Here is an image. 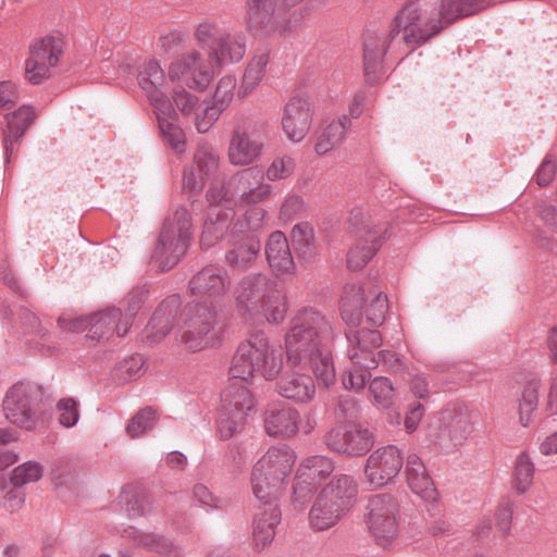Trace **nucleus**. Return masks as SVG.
Here are the masks:
<instances>
[{
  "label": "nucleus",
  "mask_w": 557,
  "mask_h": 557,
  "mask_svg": "<svg viewBox=\"0 0 557 557\" xmlns=\"http://www.w3.org/2000/svg\"><path fill=\"white\" fill-rule=\"evenodd\" d=\"M295 462L296 454L289 446L270 447L251 471L250 484L255 497L261 503L277 500Z\"/></svg>",
  "instance_id": "0eeeda50"
},
{
  "label": "nucleus",
  "mask_w": 557,
  "mask_h": 557,
  "mask_svg": "<svg viewBox=\"0 0 557 557\" xmlns=\"http://www.w3.org/2000/svg\"><path fill=\"white\" fill-rule=\"evenodd\" d=\"M273 187L265 182L264 172L258 166H248L233 174L220 187H211L212 199L228 202L234 209L236 206L246 207L269 200Z\"/></svg>",
  "instance_id": "9d476101"
},
{
  "label": "nucleus",
  "mask_w": 557,
  "mask_h": 557,
  "mask_svg": "<svg viewBox=\"0 0 557 557\" xmlns=\"http://www.w3.org/2000/svg\"><path fill=\"white\" fill-rule=\"evenodd\" d=\"M268 212L261 207H250L245 213L238 218L231 228V237L256 234V232L263 228L267 223Z\"/></svg>",
  "instance_id": "ea45409f"
},
{
  "label": "nucleus",
  "mask_w": 557,
  "mask_h": 557,
  "mask_svg": "<svg viewBox=\"0 0 557 557\" xmlns=\"http://www.w3.org/2000/svg\"><path fill=\"white\" fill-rule=\"evenodd\" d=\"M348 223L356 243L347 253V265L352 271L361 270L389 237L386 223L372 224L370 216L360 208L350 211Z\"/></svg>",
  "instance_id": "9b49d317"
},
{
  "label": "nucleus",
  "mask_w": 557,
  "mask_h": 557,
  "mask_svg": "<svg viewBox=\"0 0 557 557\" xmlns=\"http://www.w3.org/2000/svg\"><path fill=\"white\" fill-rule=\"evenodd\" d=\"M50 67L48 63L29 55L25 62L26 79L34 85H39L50 76Z\"/></svg>",
  "instance_id": "bf43d9fd"
},
{
  "label": "nucleus",
  "mask_w": 557,
  "mask_h": 557,
  "mask_svg": "<svg viewBox=\"0 0 557 557\" xmlns=\"http://www.w3.org/2000/svg\"><path fill=\"white\" fill-rule=\"evenodd\" d=\"M45 387L33 381H20L13 384L2 400L5 420L14 426L34 432L44 424Z\"/></svg>",
  "instance_id": "1a4fd4ad"
},
{
  "label": "nucleus",
  "mask_w": 557,
  "mask_h": 557,
  "mask_svg": "<svg viewBox=\"0 0 557 557\" xmlns=\"http://www.w3.org/2000/svg\"><path fill=\"white\" fill-rule=\"evenodd\" d=\"M207 199L209 202L207 220L203 224L200 244L205 248L214 246L219 240L224 238L227 232L233 227L235 218V209L224 201L212 199L210 189L207 191Z\"/></svg>",
  "instance_id": "aec40b11"
},
{
  "label": "nucleus",
  "mask_w": 557,
  "mask_h": 557,
  "mask_svg": "<svg viewBox=\"0 0 557 557\" xmlns=\"http://www.w3.org/2000/svg\"><path fill=\"white\" fill-rule=\"evenodd\" d=\"M235 87L236 78L234 76H223L218 83L213 94L212 104L209 107L219 109V112L222 113L233 100Z\"/></svg>",
  "instance_id": "8fccbe9b"
},
{
  "label": "nucleus",
  "mask_w": 557,
  "mask_h": 557,
  "mask_svg": "<svg viewBox=\"0 0 557 557\" xmlns=\"http://www.w3.org/2000/svg\"><path fill=\"white\" fill-rule=\"evenodd\" d=\"M367 524L381 546H386L398 534L399 505L391 494H377L369 499Z\"/></svg>",
  "instance_id": "2eb2a0df"
},
{
  "label": "nucleus",
  "mask_w": 557,
  "mask_h": 557,
  "mask_svg": "<svg viewBox=\"0 0 557 557\" xmlns=\"http://www.w3.org/2000/svg\"><path fill=\"white\" fill-rule=\"evenodd\" d=\"M513 512V504L510 499H503L496 510L495 519L496 527L506 536L510 530L511 519Z\"/></svg>",
  "instance_id": "0e129e2a"
},
{
  "label": "nucleus",
  "mask_w": 557,
  "mask_h": 557,
  "mask_svg": "<svg viewBox=\"0 0 557 557\" xmlns=\"http://www.w3.org/2000/svg\"><path fill=\"white\" fill-rule=\"evenodd\" d=\"M269 60V51L261 50L257 52L249 61L245 70L242 87L239 90V92L243 94V96L248 95L259 85L264 75Z\"/></svg>",
  "instance_id": "58836bf2"
},
{
  "label": "nucleus",
  "mask_w": 557,
  "mask_h": 557,
  "mask_svg": "<svg viewBox=\"0 0 557 557\" xmlns=\"http://www.w3.org/2000/svg\"><path fill=\"white\" fill-rule=\"evenodd\" d=\"M315 487L317 485H314V482L306 480V478H299V473L296 471L292 495V504L294 508L302 510L311 500Z\"/></svg>",
  "instance_id": "864d4df0"
},
{
  "label": "nucleus",
  "mask_w": 557,
  "mask_h": 557,
  "mask_svg": "<svg viewBox=\"0 0 557 557\" xmlns=\"http://www.w3.org/2000/svg\"><path fill=\"white\" fill-rule=\"evenodd\" d=\"M191 234V214L186 208L178 207L161 225L150 264L161 272L174 268L187 252Z\"/></svg>",
  "instance_id": "423d86ee"
},
{
  "label": "nucleus",
  "mask_w": 557,
  "mask_h": 557,
  "mask_svg": "<svg viewBox=\"0 0 557 557\" xmlns=\"http://www.w3.org/2000/svg\"><path fill=\"white\" fill-rule=\"evenodd\" d=\"M238 313L247 321L281 323L287 313V300L277 283L263 273L244 276L234 290Z\"/></svg>",
  "instance_id": "20e7f679"
},
{
  "label": "nucleus",
  "mask_w": 557,
  "mask_h": 557,
  "mask_svg": "<svg viewBox=\"0 0 557 557\" xmlns=\"http://www.w3.org/2000/svg\"><path fill=\"white\" fill-rule=\"evenodd\" d=\"M542 382L537 377H532L524 384L519 401V421L523 426L532 422L534 411L537 409L540 400V391Z\"/></svg>",
  "instance_id": "4c0bfd02"
},
{
  "label": "nucleus",
  "mask_w": 557,
  "mask_h": 557,
  "mask_svg": "<svg viewBox=\"0 0 557 557\" xmlns=\"http://www.w3.org/2000/svg\"><path fill=\"white\" fill-rule=\"evenodd\" d=\"M345 333L348 342L347 357L351 363L366 369H376L379 361L375 360L374 349L382 344L381 333L376 330L356 329L357 326L347 325Z\"/></svg>",
  "instance_id": "6ab92c4d"
},
{
  "label": "nucleus",
  "mask_w": 557,
  "mask_h": 557,
  "mask_svg": "<svg viewBox=\"0 0 557 557\" xmlns=\"http://www.w3.org/2000/svg\"><path fill=\"white\" fill-rule=\"evenodd\" d=\"M157 422V412L151 407L139 410L127 423L126 433L132 438L138 437L153 429Z\"/></svg>",
  "instance_id": "a18cd8bd"
},
{
  "label": "nucleus",
  "mask_w": 557,
  "mask_h": 557,
  "mask_svg": "<svg viewBox=\"0 0 557 557\" xmlns=\"http://www.w3.org/2000/svg\"><path fill=\"white\" fill-rule=\"evenodd\" d=\"M131 327V322L122 320V311L112 307L89 315V329L87 337L92 341L109 338L114 333L125 336Z\"/></svg>",
  "instance_id": "393cba45"
},
{
  "label": "nucleus",
  "mask_w": 557,
  "mask_h": 557,
  "mask_svg": "<svg viewBox=\"0 0 557 557\" xmlns=\"http://www.w3.org/2000/svg\"><path fill=\"white\" fill-rule=\"evenodd\" d=\"M153 112L156 113L158 122L165 120H176L177 113L165 95L164 90H157V92L147 96Z\"/></svg>",
  "instance_id": "5fc2aeb1"
},
{
  "label": "nucleus",
  "mask_w": 557,
  "mask_h": 557,
  "mask_svg": "<svg viewBox=\"0 0 557 557\" xmlns=\"http://www.w3.org/2000/svg\"><path fill=\"white\" fill-rule=\"evenodd\" d=\"M535 467L527 451L518 455L515 462L513 488L518 494H524L533 483Z\"/></svg>",
  "instance_id": "37998d69"
},
{
  "label": "nucleus",
  "mask_w": 557,
  "mask_h": 557,
  "mask_svg": "<svg viewBox=\"0 0 557 557\" xmlns=\"http://www.w3.org/2000/svg\"><path fill=\"white\" fill-rule=\"evenodd\" d=\"M304 207V200L297 195H289L285 198L280 209V219L288 222L293 220Z\"/></svg>",
  "instance_id": "338daca9"
},
{
  "label": "nucleus",
  "mask_w": 557,
  "mask_h": 557,
  "mask_svg": "<svg viewBox=\"0 0 557 557\" xmlns=\"http://www.w3.org/2000/svg\"><path fill=\"white\" fill-rule=\"evenodd\" d=\"M536 213L548 228L557 233V208L555 206L541 201L536 205Z\"/></svg>",
  "instance_id": "774afa93"
},
{
  "label": "nucleus",
  "mask_w": 557,
  "mask_h": 557,
  "mask_svg": "<svg viewBox=\"0 0 557 557\" xmlns=\"http://www.w3.org/2000/svg\"><path fill=\"white\" fill-rule=\"evenodd\" d=\"M247 414L220 408L216 430L221 440H228L240 433L246 424Z\"/></svg>",
  "instance_id": "c03bdc74"
},
{
  "label": "nucleus",
  "mask_w": 557,
  "mask_h": 557,
  "mask_svg": "<svg viewBox=\"0 0 557 557\" xmlns=\"http://www.w3.org/2000/svg\"><path fill=\"white\" fill-rule=\"evenodd\" d=\"M231 284L232 281L225 268L209 264L191 277L189 290L193 295L221 298L230 290Z\"/></svg>",
  "instance_id": "4be33fe9"
},
{
  "label": "nucleus",
  "mask_w": 557,
  "mask_h": 557,
  "mask_svg": "<svg viewBox=\"0 0 557 557\" xmlns=\"http://www.w3.org/2000/svg\"><path fill=\"white\" fill-rule=\"evenodd\" d=\"M405 473L407 476V483L414 494L426 502L436 499L437 491L434 486L433 480L429 475L422 459L418 455H408Z\"/></svg>",
  "instance_id": "c85d7f7f"
},
{
  "label": "nucleus",
  "mask_w": 557,
  "mask_h": 557,
  "mask_svg": "<svg viewBox=\"0 0 557 557\" xmlns=\"http://www.w3.org/2000/svg\"><path fill=\"white\" fill-rule=\"evenodd\" d=\"M404 466V457L395 445L375 449L367 459L364 474L372 487H382L394 480Z\"/></svg>",
  "instance_id": "a211bd4d"
},
{
  "label": "nucleus",
  "mask_w": 557,
  "mask_h": 557,
  "mask_svg": "<svg viewBox=\"0 0 557 557\" xmlns=\"http://www.w3.org/2000/svg\"><path fill=\"white\" fill-rule=\"evenodd\" d=\"M312 114L308 97L296 96L289 99L282 116L283 131L289 140L300 143L306 137L311 127Z\"/></svg>",
  "instance_id": "412c9836"
},
{
  "label": "nucleus",
  "mask_w": 557,
  "mask_h": 557,
  "mask_svg": "<svg viewBox=\"0 0 557 557\" xmlns=\"http://www.w3.org/2000/svg\"><path fill=\"white\" fill-rule=\"evenodd\" d=\"M300 414L297 409L284 406H270L264 412V430L271 437L289 438L299 430Z\"/></svg>",
  "instance_id": "b1692460"
},
{
  "label": "nucleus",
  "mask_w": 557,
  "mask_h": 557,
  "mask_svg": "<svg viewBox=\"0 0 557 557\" xmlns=\"http://www.w3.org/2000/svg\"><path fill=\"white\" fill-rule=\"evenodd\" d=\"M334 468V462L331 458L317 455L302 460L297 468V472L299 478H306V480L312 481L314 485H318L332 474Z\"/></svg>",
  "instance_id": "e433bc0d"
},
{
  "label": "nucleus",
  "mask_w": 557,
  "mask_h": 557,
  "mask_svg": "<svg viewBox=\"0 0 557 557\" xmlns=\"http://www.w3.org/2000/svg\"><path fill=\"white\" fill-rule=\"evenodd\" d=\"M358 494L357 481L337 474L320 491L309 511V525L315 531L334 527L352 508Z\"/></svg>",
  "instance_id": "39448f33"
},
{
  "label": "nucleus",
  "mask_w": 557,
  "mask_h": 557,
  "mask_svg": "<svg viewBox=\"0 0 557 557\" xmlns=\"http://www.w3.org/2000/svg\"><path fill=\"white\" fill-rule=\"evenodd\" d=\"M35 119L36 113L30 106H21L17 110L5 114L7 128L3 143L7 161L13 152L14 145L25 135Z\"/></svg>",
  "instance_id": "7c9ffc66"
},
{
  "label": "nucleus",
  "mask_w": 557,
  "mask_h": 557,
  "mask_svg": "<svg viewBox=\"0 0 557 557\" xmlns=\"http://www.w3.org/2000/svg\"><path fill=\"white\" fill-rule=\"evenodd\" d=\"M122 499L131 518L141 517L151 511V497L144 490L133 486L124 487Z\"/></svg>",
  "instance_id": "a19ab883"
},
{
  "label": "nucleus",
  "mask_w": 557,
  "mask_h": 557,
  "mask_svg": "<svg viewBox=\"0 0 557 557\" xmlns=\"http://www.w3.org/2000/svg\"><path fill=\"white\" fill-rule=\"evenodd\" d=\"M246 53V37L240 32L224 30L211 45L210 57L219 66L239 62Z\"/></svg>",
  "instance_id": "cd10ccee"
},
{
  "label": "nucleus",
  "mask_w": 557,
  "mask_h": 557,
  "mask_svg": "<svg viewBox=\"0 0 557 557\" xmlns=\"http://www.w3.org/2000/svg\"><path fill=\"white\" fill-rule=\"evenodd\" d=\"M287 0H246V24L255 37L282 34L290 27Z\"/></svg>",
  "instance_id": "f8f14e48"
},
{
  "label": "nucleus",
  "mask_w": 557,
  "mask_h": 557,
  "mask_svg": "<svg viewBox=\"0 0 557 557\" xmlns=\"http://www.w3.org/2000/svg\"><path fill=\"white\" fill-rule=\"evenodd\" d=\"M138 84L147 96L164 89L165 75L159 63L154 60L146 62L138 72Z\"/></svg>",
  "instance_id": "79ce46f5"
},
{
  "label": "nucleus",
  "mask_w": 557,
  "mask_h": 557,
  "mask_svg": "<svg viewBox=\"0 0 557 557\" xmlns=\"http://www.w3.org/2000/svg\"><path fill=\"white\" fill-rule=\"evenodd\" d=\"M370 370L352 364L343 376V385L345 388L362 389L371 379Z\"/></svg>",
  "instance_id": "680f3d73"
},
{
  "label": "nucleus",
  "mask_w": 557,
  "mask_h": 557,
  "mask_svg": "<svg viewBox=\"0 0 557 557\" xmlns=\"http://www.w3.org/2000/svg\"><path fill=\"white\" fill-rule=\"evenodd\" d=\"M341 301V315L346 325L358 326L364 309L367 322L377 327L388 311L387 296L380 289L376 278L347 285Z\"/></svg>",
  "instance_id": "6e6552de"
},
{
  "label": "nucleus",
  "mask_w": 557,
  "mask_h": 557,
  "mask_svg": "<svg viewBox=\"0 0 557 557\" xmlns=\"http://www.w3.org/2000/svg\"><path fill=\"white\" fill-rule=\"evenodd\" d=\"M64 40L61 34H50L36 41L29 47V55L57 66L63 53Z\"/></svg>",
  "instance_id": "f704fd0d"
},
{
  "label": "nucleus",
  "mask_w": 557,
  "mask_h": 557,
  "mask_svg": "<svg viewBox=\"0 0 557 557\" xmlns=\"http://www.w3.org/2000/svg\"><path fill=\"white\" fill-rule=\"evenodd\" d=\"M276 391L284 398L305 404L313 399L315 384L308 374L296 371L286 372L278 379Z\"/></svg>",
  "instance_id": "bb28decb"
},
{
  "label": "nucleus",
  "mask_w": 557,
  "mask_h": 557,
  "mask_svg": "<svg viewBox=\"0 0 557 557\" xmlns=\"http://www.w3.org/2000/svg\"><path fill=\"white\" fill-rule=\"evenodd\" d=\"M181 319L185 327L182 342L187 349L198 351L212 342V332L218 323V312L212 302L187 304L181 312Z\"/></svg>",
  "instance_id": "ddd939ff"
},
{
  "label": "nucleus",
  "mask_w": 557,
  "mask_h": 557,
  "mask_svg": "<svg viewBox=\"0 0 557 557\" xmlns=\"http://www.w3.org/2000/svg\"><path fill=\"white\" fill-rule=\"evenodd\" d=\"M264 252L275 276H292L296 273V263L288 239L283 232L275 231L269 235Z\"/></svg>",
  "instance_id": "5701e85b"
},
{
  "label": "nucleus",
  "mask_w": 557,
  "mask_h": 557,
  "mask_svg": "<svg viewBox=\"0 0 557 557\" xmlns=\"http://www.w3.org/2000/svg\"><path fill=\"white\" fill-rule=\"evenodd\" d=\"M44 473V467L36 461H26L14 468L10 478L11 483L21 487L25 484L37 482Z\"/></svg>",
  "instance_id": "09e8293b"
},
{
  "label": "nucleus",
  "mask_w": 557,
  "mask_h": 557,
  "mask_svg": "<svg viewBox=\"0 0 557 557\" xmlns=\"http://www.w3.org/2000/svg\"><path fill=\"white\" fill-rule=\"evenodd\" d=\"M172 81H181L190 89L203 90L213 78L211 64L193 50L174 60L169 67Z\"/></svg>",
  "instance_id": "f3484780"
},
{
  "label": "nucleus",
  "mask_w": 557,
  "mask_h": 557,
  "mask_svg": "<svg viewBox=\"0 0 557 557\" xmlns=\"http://www.w3.org/2000/svg\"><path fill=\"white\" fill-rule=\"evenodd\" d=\"M264 509L253 520V540L258 549L268 546L275 536V528L281 522L282 512L276 503H263Z\"/></svg>",
  "instance_id": "473e14b6"
},
{
  "label": "nucleus",
  "mask_w": 557,
  "mask_h": 557,
  "mask_svg": "<svg viewBox=\"0 0 557 557\" xmlns=\"http://www.w3.org/2000/svg\"><path fill=\"white\" fill-rule=\"evenodd\" d=\"M292 243L299 260L311 262L317 255L314 232L307 222L296 224L292 230Z\"/></svg>",
  "instance_id": "c9c22d12"
},
{
  "label": "nucleus",
  "mask_w": 557,
  "mask_h": 557,
  "mask_svg": "<svg viewBox=\"0 0 557 557\" xmlns=\"http://www.w3.org/2000/svg\"><path fill=\"white\" fill-rule=\"evenodd\" d=\"M350 126L351 121L348 115L344 114L337 120H333L318 136L314 151L320 156L332 151L344 140Z\"/></svg>",
  "instance_id": "72a5a7b5"
},
{
  "label": "nucleus",
  "mask_w": 557,
  "mask_h": 557,
  "mask_svg": "<svg viewBox=\"0 0 557 557\" xmlns=\"http://www.w3.org/2000/svg\"><path fill=\"white\" fill-rule=\"evenodd\" d=\"M181 306L182 300L178 295H171L159 305L148 323V327L154 337L162 338L174 326L178 325V322L182 320L180 313Z\"/></svg>",
  "instance_id": "c756f323"
},
{
  "label": "nucleus",
  "mask_w": 557,
  "mask_h": 557,
  "mask_svg": "<svg viewBox=\"0 0 557 557\" xmlns=\"http://www.w3.org/2000/svg\"><path fill=\"white\" fill-rule=\"evenodd\" d=\"M283 368L281 347L270 344L263 331L252 332L239 344L233 356L230 373L232 380L221 394V408L248 414L255 407L248 379L255 373L268 381L276 379Z\"/></svg>",
  "instance_id": "7ed1b4c3"
},
{
  "label": "nucleus",
  "mask_w": 557,
  "mask_h": 557,
  "mask_svg": "<svg viewBox=\"0 0 557 557\" xmlns=\"http://www.w3.org/2000/svg\"><path fill=\"white\" fill-rule=\"evenodd\" d=\"M57 411L59 413V422L64 428H73L79 420L78 403L72 397L61 398L57 403Z\"/></svg>",
  "instance_id": "4d7b16f0"
},
{
  "label": "nucleus",
  "mask_w": 557,
  "mask_h": 557,
  "mask_svg": "<svg viewBox=\"0 0 557 557\" xmlns=\"http://www.w3.org/2000/svg\"><path fill=\"white\" fill-rule=\"evenodd\" d=\"M490 5L488 0H436L431 4L409 0L393 18L386 36L368 32L363 42L364 75L377 82L387 48L396 41L420 47L459 18L473 15Z\"/></svg>",
  "instance_id": "f257e3e1"
},
{
  "label": "nucleus",
  "mask_w": 557,
  "mask_h": 557,
  "mask_svg": "<svg viewBox=\"0 0 557 557\" xmlns=\"http://www.w3.org/2000/svg\"><path fill=\"white\" fill-rule=\"evenodd\" d=\"M232 238V247L225 252V262L233 270L246 271L253 265L260 253V238L257 234L239 235Z\"/></svg>",
  "instance_id": "a878e982"
},
{
  "label": "nucleus",
  "mask_w": 557,
  "mask_h": 557,
  "mask_svg": "<svg viewBox=\"0 0 557 557\" xmlns=\"http://www.w3.org/2000/svg\"><path fill=\"white\" fill-rule=\"evenodd\" d=\"M264 123H249L234 128L228 149L227 159L232 165L250 166L257 162L264 150Z\"/></svg>",
  "instance_id": "4468645a"
},
{
  "label": "nucleus",
  "mask_w": 557,
  "mask_h": 557,
  "mask_svg": "<svg viewBox=\"0 0 557 557\" xmlns=\"http://www.w3.org/2000/svg\"><path fill=\"white\" fill-rule=\"evenodd\" d=\"M369 389L375 405L386 409L393 405L395 391L389 379L385 376L374 377L370 382Z\"/></svg>",
  "instance_id": "de8ad7c7"
},
{
  "label": "nucleus",
  "mask_w": 557,
  "mask_h": 557,
  "mask_svg": "<svg viewBox=\"0 0 557 557\" xmlns=\"http://www.w3.org/2000/svg\"><path fill=\"white\" fill-rule=\"evenodd\" d=\"M176 120H165L158 122L160 132L168 143L175 149L181 150L184 147V133L175 123Z\"/></svg>",
  "instance_id": "052dcab7"
},
{
  "label": "nucleus",
  "mask_w": 557,
  "mask_h": 557,
  "mask_svg": "<svg viewBox=\"0 0 557 557\" xmlns=\"http://www.w3.org/2000/svg\"><path fill=\"white\" fill-rule=\"evenodd\" d=\"M296 169V160L289 154L276 156L264 172L270 182H277L288 178Z\"/></svg>",
  "instance_id": "49530a36"
},
{
  "label": "nucleus",
  "mask_w": 557,
  "mask_h": 557,
  "mask_svg": "<svg viewBox=\"0 0 557 557\" xmlns=\"http://www.w3.org/2000/svg\"><path fill=\"white\" fill-rule=\"evenodd\" d=\"M121 536L138 547L156 552L165 557L182 556L180 548L172 541L153 532H143L135 527H127L122 531Z\"/></svg>",
  "instance_id": "2f4dec72"
},
{
  "label": "nucleus",
  "mask_w": 557,
  "mask_h": 557,
  "mask_svg": "<svg viewBox=\"0 0 557 557\" xmlns=\"http://www.w3.org/2000/svg\"><path fill=\"white\" fill-rule=\"evenodd\" d=\"M193 500L202 507L207 512L221 510L226 506V502L223 498L213 494L210 488L202 483H197L194 485Z\"/></svg>",
  "instance_id": "603ef678"
},
{
  "label": "nucleus",
  "mask_w": 557,
  "mask_h": 557,
  "mask_svg": "<svg viewBox=\"0 0 557 557\" xmlns=\"http://www.w3.org/2000/svg\"><path fill=\"white\" fill-rule=\"evenodd\" d=\"M194 160L200 174L213 175L219 168V154L208 145L199 146L195 152Z\"/></svg>",
  "instance_id": "3c124183"
},
{
  "label": "nucleus",
  "mask_w": 557,
  "mask_h": 557,
  "mask_svg": "<svg viewBox=\"0 0 557 557\" xmlns=\"http://www.w3.org/2000/svg\"><path fill=\"white\" fill-rule=\"evenodd\" d=\"M338 333L332 321L314 309H302L290 321L285 352L290 367H309L324 386L335 380L331 348Z\"/></svg>",
  "instance_id": "f03ea898"
},
{
  "label": "nucleus",
  "mask_w": 557,
  "mask_h": 557,
  "mask_svg": "<svg viewBox=\"0 0 557 557\" xmlns=\"http://www.w3.org/2000/svg\"><path fill=\"white\" fill-rule=\"evenodd\" d=\"M557 161L552 156H546L535 173V182L539 186H548L556 174Z\"/></svg>",
  "instance_id": "69168bd1"
},
{
  "label": "nucleus",
  "mask_w": 557,
  "mask_h": 557,
  "mask_svg": "<svg viewBox=\"0 0 557 557\" xmlns=\"http://www.w3.org/2000/svg\"><path fill=\"white\" fill-rule=\"evenodd\" d=\"M329 449L347 456H362L372 445L370 431L355 423H341L332 428L324 436Z\"/></svg>",
  "instance_id": "dca6fc26"
},
{
  "label": "nucleus",
  "mask_w": 557,
  "mask_h": 557,
  "mask_svg": "<svg viewBox=\"0 0 557 557\" xmlns=\"http://www.w3.org/2000/svg\"><path fill=\"white\" fill-rule=\"evenodd\" d=\"M144 366L145 359L143 355L135 354L120 362L116 368V374L124 382L136 380L144 373Z\"/></svg>",
  "instance_id": "6e6d98bb"
},
{
  "label": "nucleus",
  "mask_w": 557,
  "mask_h": 557,
  "mask_svg": "<svg viewBox=\"0 0 557 557\" xmlns=\"http://www.w3.org/2000/svg\"><path fill=\"white\" fill-rule=\"evenodd\" d=\"M149 295V289L146 285L134 287L125 298L126 307L125 314L122 320H128L132 323V319L141 309Z\"/></svg>",
  "instance_id": "13d9d810"
},
{
  "label": "nucleus",
  "mask_w": 557,
  "mask_h": 557,
  "mask_svg": "<svg viewBox=\"0 0 557 557\" xmlns=\"http://www.w3.org/2000/svg\"><path fill=\"white\" fill-rule=\"evenodd\" d=\"M224 30L225 29L219 28L215 23L206 21L198 25L195 36L200 45L207 46L211 50V45L216 41V38L220 37Z\"/></svg>",
  "instance_id": "e2e57ef3"
}]
</instances>
